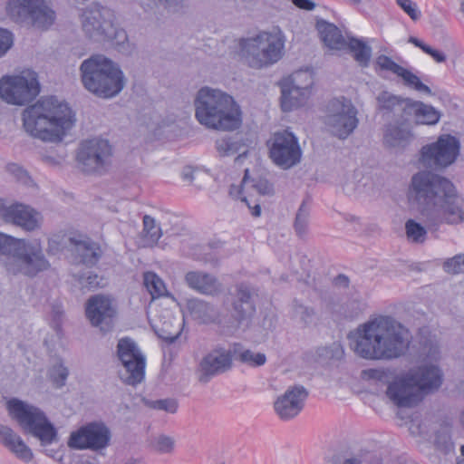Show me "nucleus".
<instances>
[{"instance_id":"obj_1","label":"nucleus","mask_w":464,"mask_h":464,"mask_svg":"<svg viewBox=\"0 0 464 464\" xmlns=\"http://www.w3.org/2000/svg\"><path fill=\"white\" fill-rule=\"evenodd\" d=\"M408 197L429 229L441 224L464 221V198L447 178L430 170H420L411 179Z\"/></svg>"},{"instance_id":"obj_2","label":"nucleus","mask_w":464,"mask_h":464,"mask_svg":"<svg viewBox=\"0 0 464 464\" xmlns=\"http://www.w3.org/2000/svg\"><path fill=\"white\" fill-rule=\"evenodd\" d=\"M409 345V331L394 318L385 315L359 325L352 344L356 355L371 361L399 358Z\"/></svg>"},{"instance_id":"obj_3","label":"nucleus","mask_w":464,"mask_h":464,"mask_svg":"<svg viewBox=\"0 0 464 464\" xmlns=\"http://www.w3.org/2000/svg\"><path fill=\"white\" fill-rule=\"evenodd\" d=\"M24 130L44 142L59 143L74 124L69 105L53 96L43 97L22 113Z\"/></svg>"},{"instance_id":"obj_4","label":"nucleus","mask_w":464,"mask_h":464,"mask_svg":"<svg viewBox=\"0 0 464 464\" xmlns=\"http://www.w3.org/2000/svg\"><path fill=\"white\" fill-rule=\"evenodd\" d=\"M194 106L196 119L208 129L231 131L242 124L239 105L221 90L202 87L197 92Z\"/></svg>"},{"instance_id":"obj_5","label":"nucleus","mask_w":464,"mask_h":464,"mask_svg":"<svg viewBox=\"0 0 464 464\" xmlns=\"http://www.w3.org/2000/svg\"><path fill=\"white\" fill-rule=\"evenodd\" d=\"M80 74L84 88L100 98L116 96L125 83L119 65L103 54H92L82 61Z\"/></svg>"},{"instance_id":"obj_6","label":"nucleus","mask_w":464,"mask_h":464,"mask_svg":"<svg viewBox=\"0 0 464 464\" xmlns=\"http://www.w3.org/2000/svg\"><path fill=\"white\" fill-rule=\"evenodd\" d=\"M285 36L281 30L262 31L253 37L240 40L239 54L253 69L270 67L285 54Z\"/></svg>"},{"instance_id":"obj_7","label":"nucleus","mask_w":464,"mask_h":464,"mask_svg":"<svg viewBox=\"0 0 464 464\" xmlns=\"http://www.w3.org/2000/svg\"><path fill=\"white\" fill-rule=\"evenodd\" d=\"M7 409L12 419L17 421L25 434L39 440L42 446L58 440V431L45 413L38 407L18 399H11Z\"/></svg>"},{"instance_id":"obj_8","label":"nucleus","mask_w":464,"mask_h":464,"mask_svg":"<svg viewBox=\"0 0 464 464\" xmlns=\"http://www.w3.org/2000/svg\"><path fill=\"white\" fill-rule=\"evenodd\" d=\"M358 111L351 100L345 97L328 102L323 122L326 130L339 140H346L359 125Z\"/></svg>"},{"instance_id":"obj_9","label":"nucleus","mask_w":464,"mask_h":464,"mask_svg":"<svg viewBox=\"0 0 464 464\" xmlns=\"http://www.w3.org/2000/svg\"><path fill=\"white\" fill-rule=\"evenodd\" d=\"M5 267L12 275H23L33 278L38 274L47 271L51 267V264L44 253L39 239H24L21 242V246L15 255L5 261Z\"/></svg>"},{"instance_id":"obj_10","label":"nucleus","mask_w":464,"mask_h":464,"mask_svg":"<svg viewBox=\"0 0 464 464\" xmlns=\"http://www.w3.org/2000/svg\"><path fill=\"white\" fill-rule=\"evenodd\" d=\"M7 12L14 22L42 30L48 29L56 18L51 0H9Z\"/></svg>"},{"instance_id":"obj_11","label":"nucleus","mask_w":464,"mask_h":464,"mask_svg":"<svg viewBox=\"0 0 464 464\" xmlns=\"http://www.w3.org/2000/svg\"><path fill=\"white\" fill-rule=\"evenodd\" d=\"M40 92L37 73L24 70L18 74L5 75L0 79V97L13 105H24L33 101Z\"/></svg>"},{"instance_id":"obj_12","label":"nucleus","mask_w":464,"mask_h":464,"mask_svg":"<svg viewBox=\"0 0 464 464\" xmlns=\"http://www.w3.org/2000/svg\"><path fill=\"white\" fill-rule=\"evenodd\" d=\"M117 358L122 366L120 379L128 385L136 386L145 377L146 358L137 343L130 338H121L117 343Z\"/></svg>"},{"instance_id":"obj_13","label":"nucleus","mask_w":464,"mask_h":464,"mask_svg":"<svg viewBox=\"0 0 464 464\" xmlns=\"http://www.w3.org/2000/svg\"><path fill=\"white\" fill-rule=\"evenodd\" d=\"M460 144L457 138L443 134L437 141L425 145L420 150V162L426 168L435 170L451 165L459 153Z\"/></svg>"},{"instance_id":"obj_14","label":"nucleus","mask_w":464,"mask_h":464,"mask_svg":"<svg viewBox=\"0 0 464 464\" xmlns=\"http://www.w3.org/2000/svg\"><path fill=\"white\" fill-rule=\"evenodd\" d=\"M112 148L108 140L92 139L82 141L77 152V161L82 171L102 174L111 165Z\"/></svg>"},{"instance_id":"obj_15","label":"nucleus","mask_w":464,"mask_h":464,"mask_svg":"<svg viewBox=\"0 0 464 464\" xmlns=\"http://www.w3.org/2000/svg\"><path fill=\"white\" fill-rule=\"evenodd\" d=\"M267 146L272 161L284 169L294 167L301 160L302 150L298 139L287 130L275 132Z\"/></svg>"},{"instance_id":"obj_16","label":"nucleus","mask_w":464,"mask_h":464,"mask_svg":"<svg viewBox=\"0 0 464 464\" xmlns=\"http://www.w3.org/2000/svg\"><path fill=\"white\" fill-rule=\"evenodd\" d=\"M114 12L105 6L92 5L82 14V27L85 35L95 42H105L113 32Z\"/></svg>"},{"instance_id":"obj_17","label":"nucleus","mask_w":464,"mask_h":464,"mask_svg":"<svg viewBox=\"0 0 464 464\" xmlns=\"http://www.w3.org/2000/svg\"><path fill=\"white\" fill-rule=\"evenodd\" d=\"M111 439V432L109 427L102 421H93L72 432L68 446L76 450L98 451L107 448Z\"/></svg>"},{"instance_id":"obj_18","label":"nucleus","mask_w":464,"mask_h":464,"mask_svg":"<svg viewBox=\"0 0 464 464\" xmlns=\"http://www.w3.org/2000/svg\"><path fill=\"white\" fill-rule=\"evenodd\" d=\"M0 218L26 232L39 229L43 223L42 214L31 206L5 198H0Z\"/></svg>"},{"instance_id":"obj_19","label":"nucleus","mask_w":464,"mask_h":464,"mask_svg":"<svg viewBox=\"0 0 464 464\" xmlns=\"http://www.w3.org/2000/svg\"><path fill=\"white\" fill-rule=\"evenodd\" d=\"M386 394L393 404L401 408L413 407L422 399L419 388L406 372L388 385Z\"/></svg>"},{"instance_id":"obj_20","label":"nucleus","mask_w":464,"mask_h":464,"mask_svg":"<svg viewBox=\"0 0 464 464\" xmlns=\"http://www.w3.org/2000/svg\"><path fill=\"white\" fill-rule=\"evenodd\" d=\"M307 397L308 391L304 386H290L275 401V411L281 420H291L302 411Z\"/></svg>"},{"instance_id":"obj_21","label":"nucleus","mask_w":464,"mask_h":464,"mask_svg":"<svg viewBox=\"0 0 464 464\" xmlns=\"http://www.w3.org/2000/svg\"><path fill=\"white\" fill-rule=\"evenodd\" d=\"M85 312L91 324L94 326H99L102 331L110 329L113 317L116 314L111 300L102 295H97L88 299Z\"/></svg>"},{"instance_id":"obj_22","label":"nucleus","mask_w":464,"mask_h":464,"mask_svg":"<svg viewBox=\"0 0 464 464\" xmlns=\"http://www.w3.org/2000/svg\"><path fill=\"white\" fill-rule=\"evenodd\" d=\"M414 140L409 118L395 119L384 125L383 144L389 148L404 149Z\"/></svg>"},{"instance_id":"obj_23","label":"nucleus","mask_w":464,"mask_h":464,"mask_svg":"<svg viewBox=\"0 0 464 464\" xmlns=\"http://www.w3.org/2000/svg\"><path fill=\"white\" fill-rule=\"evenodd\" d=\"M231 363L232 358L229 351L222 348L213 350L199 363L200 382H207L211 377L227 371L230 369Z\"/></svg>"},{"instance_id":"obj_24","label":"nucleus","mask_w":464,"mask_h":464,"mask_svg":"<svg viewBox=\"0 0 464 464\" xmlns=\"http://www.w3.org/2000/svg\"><path fill=\"white\" fill-rule=\"evenodd\" d=\"M377 109L386 114H392L396 119L410 117L412 99L396 95L388 91H382L376 96Z\"/></svg>"},{"instance_id":"obj_25","label":"nucleus","mask_w":464,"mask_h":464,"mask_svg":"<svg viewBox=\"0 0 464 464\" xmlns=\"http://www.w3.org/2000/svg\"><path fill=\"white\" fill-rule=\"evenodd\" d=\"M406 373L408 378L419 388L421 394L423 392L438 389L442 382L441 372L435 364H425L411 368Z\"/></svg>"},{"instance_id":"obj_26","label":"nucleus","mask_w":464,"mask_h":464,"mask_svg":"<svg viewBox=\"0 0 464 464\" xmlns=\"http://www.w3.org/2000/svg\"><path fill=\"white\" fill-rule=\"evenodd\" d=\"M187 285L206 295H215L221 291V284L210 274L202 271H189L185 275Z\"/></svg>"},{"instance_id":"obj_27","label":"nucleus","mask_w":464,"mask_h":464,"mask_svg":"<svg viewBox=\"0 0 464 464\" xmlns=\"http://www.w3.org/2000/svg\"><path fill=\"white\" fill-rule=\"evenodd\" d=\"M255 311L250 288L245 284L237 285L232 301V316L240 322L250 317Z\"/></svg>"},{"instance_id":"obj_28","label":"nucleus","mask_w":464,"mask_h":464,"mask_svg":"<svg viewBox=\"0 0 464 464\" xmlns=\"http://www.w3.org/2000/svg\"><path fill=\"white\" fill-rule=\"evenodd\" d=\"M186 310L189 316L199 324H212L219 321V312L211 304L199 298L187 300Z\"/></svg>"},{"instance_id":"obj_29","label":"nucleus","mask_w":464,"mask_h":464,"mask_svg":"<svg viewBox=\"0 0 464 464\" xmlns=\"http://www.w3.org/2000/svg\"><path fill=\"white\" fill-rule=\"evenodd\" d=\"M71 244L74 246V251L80 262L86 266H95L102 256L101 246L90 238L76 239L70 238Z\"/></svg>"},{"instance_id":"obj_30","label":"nucleus","mask_w":464,"mask_h":464,"mask_svg":"<svg viewBox=\"0 0 464 464\" xmlns=\"http://www.w3.org/2000/svg\"><path fill=\"white\" fill-rule=\"evenodd\" d=\"M410 116H414L416 124L435 125L439 122L441 113L430 104L412 100Z\"/></svg>"},{"instance_id":"obj_31","label":"nucleus","mask_w":464,"mask_h":464,"mask_svg":"<svg viewBox=\"0 0 464 464\" xmlns=\"http://www.w3.org/2000/svg\"><path fill=\"white\" fill-rule=\"evenodd\" d=\"M317 29L320 33L321 39L324 44L333 50H343L346 47L345 42L341 31L334 24L325 21L317 23Z\"/></svg>"},{"instance_id":"obj_32","label":"nucleus","mask_w":464,"mask_h":464,"mask_svg":"<svg viewBox=\"0 0 464 464\" xmlns=\"http://www.w3.org/2000/svg\"><path fill=\"white\" fill-rule=\"evenodd\" d=\"M310 95V92L303 91L289 84L282 87L281 107L284 111H290L295 108L303 105Z\"/></svg>"},{"instance_id":"obj_33","label":"nucleus","mask_w":464,"mask_h":464,"mask_svg":"<svg viewBox=\"0 0 464 464\" xmlns=\"http://www.w3.org/2000/svg\"><path fill=\"white\" fill-rule=\"evenodd\" d=\"M163 321H160L159 324H154L153 328L160 338L173 343L179 335V325L174 327L171 314L166 311L165 314L162 315Z\"/></svg>"},{"instance_id":"obj_34","label":"nucleus","mask_w":464,"mask_h":464,"mask_svg":"<svg viewBox=\"0 0 464 464\" xmlns=\"http://www.w3.org/2000/svg\"><path fill=\"white\" fill-rule=\"evenodd\" d=\"M142 237L145 242V246H152L157 244L159 239L162 236L160 227L157 224L155 218L150 215H145L142 218Z\"/></svg>"},{"instance_id":"obj_35","label":"nucleus","mask_w":464,"mask_h":464,"mask_svg":"<svg viewBox=\"0 0 464 464\" xmlns=\"http://www.w3.org/2000/svg\"><path fill=\"white\" fill-rule=\"evenodd\" d=\"M349 50L353 53L355 61L362 66H367L371 56L372 48L367 45L362 40L357 38H351L347 45Z\"/></svg>"},{"instance_id":"obj_36","label":"nucleus","mask_w":464,"mask_h":464,"mask_svg":"<svg viewBox=\"0 0 464 464\" xmlns=\"http://www.w3.org/2000/svg\"><path fill=\"white\" fill-rule=\"evenodd\" d=\"M243 146L240 140L230 136L219 138L215 142L216 150L220 157L235 155L240 151Z\"/></svg>"},{"instance_id":"obj_37","label":"nucleus","mask_w":464,"mask_h":464,"mask_svg":"<svg viewBox=\"0 0 464 464\" xmlns=\"http://www.w3.org/2000/svg\"><path fill=\"white\" fill-rule=\"evenodd\" d=\"M144 285L150 294L152 299L163 296L166 286L162 279L153 272H146L143 276Z\"/></svg>"},{"instance_id":"obj_38","label":"nucleus","mask_w":464,"mask_h":464,"mask_svg":"<svg viewBox=\"0 0 464 464\" xmlns=\"http://www.w3.org/2000/svg\"><path fill=\"white\" fill-rule=\"evenodd\" d=\"M405 230L409 240L414 243H423L426 240L427 230L430 229L426 225L424 227L413 219H409L405 223ZM430 230L435 231V229Z\"/></svg>"},{"instance_id":"obj_39","label":"nucleus","mask_w":464,"mask_h":464,"mask_svg":"<svg viewBox=\"0 0 464 464\" xmlns=\"http://www.w3.org/2000/svg\"><path fill=\"white\" fill-rule=\"evenodd\" d=\"M398 76L402 79L405 86L411 88L419 92H422L427 95H432L430 88L424 84L420 79L411 71L403 68Z\"/></svg>"},{"instance_id":"obj_40","label":"nucleus","mask_w":464,"mask_h":464,"mask_svg":"<svg viewBox=\"0 0 464 464\" xmlns=\"http://www.w3.org/2000/svg\"><path fill=\"white\" fill-rule=\"evenodd\" d=\"M24 239L15 238L4 233H0V255L5 256L6 260L15 255Z\"/></svg>"},{"instance_id":"obj_41","label":"nucleus","mask_w":464,"mask_h":464,"mask_svg":"<svg viewBox=\"0 0 464 464\" xmlns=\"http://www.w3.org/2000/svg\"><path fill=\"white\" fill-rule=\"evenodd\" d=\"M309 216L310 208L307 205L306 201L304 200L297 210L294 224L295 230L296 234L300 237L306 233L309 222Z\"/></svg>"},{"instance_id":"obj_42","label":"nucleus","mask_w":464,"mask_h":464,"mask_svg":"<svg viewBox=\"0 0 464 464\" xmlns=\"http://www.w3.org/2000/svg\"><path fill=\"white\" fill-rule=\"evenodd\" d=\"M150 447L154 451L161 454L171 453L174 450L175 440L170 436L160 434L151 439Z\"/></svg>"},{"instance_id":"obj_43","label":"nucleus","mask_w":464,"mask_h":464,"mask_svg":"<svg viewBox=\"0 0 464 464\" xmlns=\"http://www.w3.org/2000/svg\"><path fill=\"white\" fill-rule=\"evenodd\" d=\"M18 441H23L22 437L8 426L0 424V443L10 452L15 449Z\"/></svg>"},{"instance_id":"obj_44","label":"nucleus","mask_w":464,"mask_h":464,"mask_svg":"<svg viewBox=\"0 0 464 464\" xmlns=\"http://www.w3.org/2000/svg\"><path fill=\"white\" fill-rule=\"evenodd\" d=\"M289 82L296 88L311 92L314 80L311 72L307 71H297L291 75Z\"/></svg>"},{"instance_id":"obj_45","label":"nucleus","mask_w":464,"mask_h":464,"mask_svg":"<svg viewBox=\"0 0 464 464\" xmlns=\"http://www.w3.org/2000/svg\"><path fill=\"white\" fill-rule=\"evenodd\" d=\"M293 315L300 320L304 325L311 324L315 319V312L312 307L303 304L295 303L293 305Z\"/></svg>"},{"instance_id":"obj_46","label":"nucleus","mask_w":464,"mask_h":464,"mask_svg":"<svg viewBox=\"0 0 464 464\" xmlns=\"http://www.w3.org/2000/svg\"><path fill=\"white\" fill-rule=\"evenodd\" d=\"M106 41L111 42L112 44L118 48L120 52H125L128 50L129 42L128 35L126 32L118 28L113 22V32L108 35V39Z\"/></svg>"},{"instance_id":"obj_47","label":"nucleus","mask_w":464,"mask_h":464,"mask_svg":"<svg viewBox=\"0 0 464 464\" xmlns=\"http://www.w3.org/2000/svg\"><path fill=\"white\" fill-rule=\"evenodd\" d=\"M68 375V369L61 362L54 364L49 371L50 379L56 388L65 384Z\"/></svg>"},{"instance_id":"obj_48","label":"nucleus","mask_w":464,"mask_h":464,"mask_svg":"<svg viewBox=\"0 0 464 464\" xmlns=\"http://www.w3.org/2000/svg\"><path fill=\"white\" fill-rule=\"evenodd\" d=\"M238 359L243 363L252 367L264 365L266 362V356L262 353H255L251 350H244L238 354Z\"/></svg>"},{"instance_id":"obj_49","label":"nucleus","mask_w":464,"mask_h":464,"mask_svg":"<svg viewBox=\"0 0 464 464\" xmlns=\"http://www.w3.org/2000/svg\"><path fill=\"white\" fill-rule=\"evenodd\" d=\"M443 269L453 275L464 273V254L447 259L443 264Z\"/></svg>"},{"instance_id":"obj_50","label":"nucleus","mask_w":464,"mask_h":464,"mask_svg":"<svg viewBox=\"0 0 464 464\" xmlns=\"http://www.w3.org/2000/svg\"><path fill=\"white\" fill-rule=\"evenodd\" d=\"M11 453L16 459H18L19 460H21L24 463L31 462L34 457L32 449L24 442V440H23V441H18L15 449H13Z\"/></svg>"},{"instance_id":"obj_51","label":"nucleus","mask_w":464,"mask_h":464,"mask_svg":"<svg viewBox=\"0 0 464 464\" xmlns=\"http://www.w3.org/2000/svg\"><path fill=\"white\" fill-rule=\"evenodd\" d=\"M376 64L380 67V69L392 72L396 75H399V73L403 69L402 66L399 65L392 58L384 54H381L377 57Z\"/></svg>"},{"instance_id":"obj_52","label":"nucleus","mask_w":464,"mask_h":464,"mask_svg":"<svg viewBox=\"0 0 464 464\" xmlns=\"http://www.w3.org/2000/svg\"><path fill=\"white\" fill-rule=\"evenodd\" d=\"M148 405L152 409L164 411L168 413H175L178 409V403L173 399L151 401Z\"/></svg>"},{"instance_id":"obj_53","label":"nucleus","mask_w":464,"mask_h":464,"mask_svg":"<svg viewBox=\"0 0 464 464\" xmlns=\"http://www.w3.org/2000/svg\"><path fill=\"white\" fill-rule=\"evenodd\" d=\"M396 3L412 20L416 21L420 17L417 5L411 0H396Z\"/></svg>"},{"instance_id":"obj_54","label":"nucleus","mask_w":464,"mask_h":464,"mask_svg":"<svg viewBox=\"0 0 464 464\" xmlns=\"http://www.w3.org/2000/svg\"><path fill=\"white\" fill-rule=\"evenodd\" d=\"M13 45V34L6 29H0V57Z\"/></svg>"},{"instance_id":"obj_55","label":"nucleus","mask_w":464,"mask_h":464,"mask_svg":"<svg viewBox=\"0 0 464 464\" xmlns=\"http://www.w3.org/2000/svg\"><path fill=\"white\" fill-rule=\"evenodd\" d=\"M425 360L438 361L440 359V349L437 343H430L423 347L422 352Z\"/></svg>"},{"instance_id":"obj_56","label":"nucleus","mask_w":464,"mask_h":464,"mask_svg":"<svg viewBox=\"0 0 464 464\" xmlns=\"http://www.w3.org/2000/svg\"><path fill=\"white\" fill-rule=\"evenodd\" d=\"M252 187L261 195H268L273 191L272 185L266 179H263L254 181Z\"/></svg>"},{"instance_id":"obj_57","label":"nucleus","mask_w":464,"mask_h":464,"mask_svg":"<svg viewBox=\"0 0 464 464\" xmlns=\"http://www.w3.org/2000/svg\"><path fill=\"white\" fill-rule=\"evenodd\" d=\"M81 284L82 286L95 288L99 285L98 276L94 273H89L87 276L81 278Z\"/></svg>"},{"instance_id":"obj_58","label":"nucleus","mask_w":464,"mask_h":464,"mask_svg":"<svg viewBox=\"0 0 464 464\" xmlns=\"http://www.w3.org/2000/svg\"><path fill=\"white\" fill-rule=\"evenodd\" d=\"M424 53L430 55L437 63H443L446 60V55L442 52L433 49L430 45L424 48Z\"/></svg>"},{"instance_id":"obj_59","label":"nucleus","mask_w":464,"mask_h":464,"mask_svg":"<svg viewBox=\"0 0 464 464\" xmlns=\"http://www.w3.org/2000/svg\"><path fill=\"white\" fill-rule=\"evenodd\" d=\"M63 246H61L58 238L53 237L48 241V250L51 254H56L58 251L63 249Z\"/></svg>"},{"instance_id":"obj_60","label":"nucleus","mask_w":464,"mask_h":464,"mask_svg":"<svg viewBox=\"0 0 464 464\" xmlns=\"http://www.w3.org/2000/svg\"><path fill=\"white\" fill-rule=\"evenodd\" d=\"M293 4L300 9L313 10L315 6L311 0H293Z\"/></svg>"},{"instance_id":"obj_61","label":"nucleus","mask_w":464,"mask_h":464,"mask_svg":"<svg viewBox=\"0 0 464 464\" xmlns=\"http://www.w3.org/2000/svg\"><path fill=\"white\" fill-rule=\"evenodd\" d=\"M242 194V189L239 186L232 185L229 188V195L234 198H239Z\"/></svg>"},{"instance_id":"obj_62","label":"nucleus","mask_w":464,"mask_h":464,"mask_svg":"<svg viewBox=\"0 0 464 464\" xmlns=\"http://www.w3.org/2000/svg\"><path fill=\"white\" fill-rule=\"evenodd\" d=\"M409 42L413 44L415 46L420 48L424 52V48L427 47L428 44H424L422 41L416 37H410Z\"/></svg>"},{"instance_id":"obj_63","label":"nucleus","mask_w":464,"mask_h":464,"mask_svg":"<svg viewBox=\"0 0 464 464\" xmlns=\"http://www.w3.org/2000/svg\"><path fill=\"white\" fill-rule=\"evenodd\" d=\"M14 167L16 169V170L18 172L17 179L23 182H26V179H29L27 173L24 169H22L16 166H14Z\"/></svg>"},{"instance_id":"obj_64","label":"nucleus","mask_w":464,"mask_h":464,"mask_svg":"<svg viewBox=\"0 0 464 464\" xmlns=\"http://www.w3.org/2000/svg\"><path fill=\"white\" fill-rule=\"evenodd\" d=\"M333 349L334 351V356L336 358V359H341L343 355V349L341 345L339 344H334L333 346Z\"/></svg>"}]
</instances>
